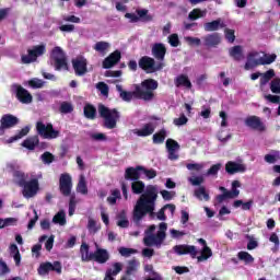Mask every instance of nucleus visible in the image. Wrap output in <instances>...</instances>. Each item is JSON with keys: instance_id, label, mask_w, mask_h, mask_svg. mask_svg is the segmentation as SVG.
Returning <instances> with one entry per match:
<instances>
[{"instance_id": "obj_1", "label": "nucleus", "mask_w": 280, "mask_h": 280, "mask_svg": "<svg viewBox=\"0 0 280 280\" xmlns=\"http://www.w3.org/2000/svg\"><path fill=\"white\" fill-rule=\"evenodd\" d=\"M131 191L136 196H140L132 212V220L135 224H139L145 215H149L151 220H154L156 215L154 210L156 209V200L159 198V189H156V186L149 185L145 188V183L137 179L131 183Z\"/></svg>"}, {"instance_id": "obj_2", "label": "nucleus", "mask_w": 280, "mask_h": 280, "mask_svg": "<svg viewBox=\"0 0 280 280\" xmlns=\"http://www.w3.org/2000/svg\"><path fill=\"white\" fill-rule=\"evenodd\" d=\"M159 89V82L154 79H147L141 82V85H136L135 91L128 92L119 84L116 85V91L119 92V97L122 102H132V100H143V102H152Z\"/></svg>"}, {"instance_id": "obj_3", "label": "nucleus", "mask_w": 280, "mask_h": 280, "mask_svg": "<svg viewBox=\"0 0 280 280\" xmlns=\"http://www.w3.org/2000/svg\"><path fill=\"white\" fill-rule=\"evenodd\" d=\"M98 115L104 119L103 126L104 128H107V130H114V128H117V121H119V118L121 117L117 108L110 109L104 104L98 105Z\"/></svg>"}, {"instance_id": "obj_4", "label": "nucleus", "mask_w": 280, "mask_h": 280, "mask_svg": "<svg viewBox=\"0 0 280 280\" xmlns=\"http://www.w3.org/2000/svg\"><path fill=\"white\" fill-rule=\"evenodd\" d=\"M50 62L55 67V71H69V63L67 62V55L60 46L54 47L50 52Z\"/></svg>"}, {"instance_id": "obj_5", "label": "nucleus", "mask_w": 280, "mask_h": 280, "mask_svg": "<svg viewBox=\"0 0 280 280\" xmlns=\"http://www.w3.org/2000/svg\"><path fill=\"white\" fill-rule=\"evenodd\" d=\"M256 54L249 52L247 57V62L245 63V71H249V69H253L254 67H259V66H266V65H272L277 60V55L276 54H265V57H260L259 59H254Z\"/></svg>"}, {"instance_id": "obj_6", "label": "nucleus", "mask_w": 280, "mask_h": 280, "mask_svg": "<svg viewBox=\"0 0 280 280\" xmlns=\"http://www.w3.org/2000/svg\"><path fill=\"white\" fill-rule=\"evenodd\" d=\"M138 67L145 71V73H156V71H163L165 67L164 62H158L150 56H143L138 61Z\"/></svg>"}, {"instance_id": "obj_7", "label": "nucleus", "mask_w": 280, "mask_h": 280, "mask_svg": "<svg viewBox=\"0 0 280 280\" xmlns=\"http://www.w3.org/2000/svg\"><path fill=\"white\" fill-rule=\"evenodd\" d=\"M242 187V183L240 180L232 182L231 190L226 189L224 186L219 187V190L222 191L221 195L215 197L217 202L222 205L224 200H233V198H237L240 196V188Z\"/></svg>"}, {"instance_id": "obj_8", "label": "nucleus", "mask_w": 280, "mask_h": 280, "mask_svg": "<svg viewBox=\"0 0 280 280\" xmlns=\"http://www.w3.org/2000/svg\"><path fill=\"white\" fill-rule=\"evenodd\" d=\"M47 51V46L45 44L33 46L32 49L27 50L28 55H22L21 60L23 65H32V62H36L39 56H45Z\"/></svg>"}, {"instance_id": "obj_9", "label": "nucleus", "mask_w": 280, "mask_h": 280, "mask_svg": "<svg viewBox=\"0 0 280 280\" xmlns=\"http://www.w3.org/2000/svg\"><path fill=\"white\" fill-rule=\"evenodd\" d=\"M37 135L43 139H58L60 137V131L54 129V125L48 122L45 125L43 121L36 122Z\"/></svg>"}, {"instance_id": "obj_10", "label": "nucleus", "mask_w": 280, "mask_h": 280, "mask_svg": "<svg viewBox=\"0 0 280 280\" xmlns=\"http://www.w3.org/2000/svg\"><path fill=\"white\" fill-rule=\"evenodd\" d=\"M73 179L69 173H63L59 177V191L63 198H71L73 192Z\"/></svg>"}, {"instance_id": "obj_11", "label": "nucleus", "mask_w": 280, "mask_h": 280, "mask_svg": "<svg viewBox=\"0 0 280 280\" xmlns=\"http://www.w3.org/2000/svg\"><path fill=\"white\" fill-rule=\"evenodd\" d=\"M12 89L15 93V97L18 102L21 104H32L34 101V96H32V93L30 91L25 90L22 85L13 84Z\"/></svg>"}, {"instance_id": "obj_12", "label": "nucleus", "mask_w": 280, "mask_h": 280, "mask_svg": "<svg viewBox=\"0 0 280 280\" xmlns=\"http://www.w3.org/2000/svg\"><path fill=\"white\" fill-rule=\"evenodd\" d=\"M38 275L45 276L49 272H57V275H62V264L60 261H54V264L47 261L42 262L37 269Z\"/></svg>"}, {"instance_id": "obj_13", "label": "nucleus", "mask_w": 280, "mask_h": 280, "mask_svg": "<svg viewBox=\"0 0 280 280\" xmlns=\"http://www.w3.org/2000/svg\"><path fill=\"white\" fill-rule=\"evenodd\" d=\"M21 187L23 188L22 194L24 198H34V196H36L40 189V184L38 183V178H32Z\"/></svg>"}, {"instance_id": "obj_14", "label": "nucleus", "mask_w": 280, "mask_h": 280, "mask_svg": "<svg viewBox=\"0 0 280 280\" xmlns=\"http://www.w3.org/2000/svg\"><path fill=\"white\" fill-rule=\"evenodd\" d=\"M72 69H74L75 75H86L89 73V60L82 56L72 59Z\"/></svg>"}, {"instance_id": "obj_15", "label": "nucleus", "mask_w": 280, "mask_h": 280, "mask_svg": "<svg viewBox=\"0 0 280 280\" xmlns=\"http://www.w3.org/2000/svg\"><path fill=\"white\" fill-rule=\"evenodd\" d=\"M245 126L252 130H257L258 132H266V125L258 116H248L245 118Z\"/></svg>"}, {"instance_id": "obj_16", "label": "nucleus", "mask_w": 280, "mask_h": 280, "mask_svg": "<svg viewBox=\"0 0 280 280\" xmlns=\"http://www.w3.org/2000/svg\"><path fill=\"white\" fill-rule=\"evenodd\" d=\"M173 250L174 253H176V255H190L192 259H196V257L198 256V249H196V246L194 245H175L173 247Z\"/></svg>"}, {"instance_id": "obj_17", "label": "nucleus", "mask_w": 280, "mask_h": 280, "mask_svg": "<svg viewBox=\"0 0 280 280\" xmlns=\"http://www.w3.org/2000/svg\"><path fill=\"white\" fill-rule=\"evenodd\" d=\"M203 40V47H207L208 49H214L222 43V37L219 33H211L208 35H205L202 37Z\"/></svg>"}, {"instance_id": "obj_18", "label": "nucleus", "mask_w": 280, "mask_h": 280, "mask_svg": "<svg viewBox=\"0 0 280 280\" xmlns=\"http://www.w3.org/2000/svg\"><path fill=\"white\" fill-rule=\"evenodd\" d=\"M151 54L158 60V62H164L167 48L163 43H155L151 48Z\"/></svg>"}, {"instance_id": "obj_19", "label": "nucleus", "mask_w": 280, "mask_h": 280, "mask_svg": "<svg viewBox=\"0 0 280 280\" xmlns=\"http://www.w3.org/2000/svg\"><path fill=\"white\" fill-rule=\"evenodd\" d=\"M166 150L168 153V160L177 161L178 154H176V152H178V150H180V144H178V142L176 140L168 138L166 140Z\"/></svg>"}, {"instance_id": "obj_20", "label": "nucleus", "mask_w": 280, "mask_h": 280, "mask_svg": "<svg viewBox=\"0 0 280 280\" xmlns=\"http://www.w3.org/2000/svg\"><path fill=\"white\" fill-rule=\"evenodd\" d=\"M141 170H143L141 165L127 167L125 171V180H132V183L140 180Z\"/></svg>"}, {"instance_id": "obj_21", "label": "nucleus", "mask_w": 280, "mask_h": 280, "mask_svg": "<svg viewBox=\"0 0 280 280\" xmlns=\"http://www.w3.org/2000/svg\"><path fill=\"white\" fill-rule=\"evenodd\" d=\"M225 172L230 174V176H233V174H240V173L244 174V172H246V165L237 162L229 161L225 164Z\"/></svg>"}, {"instance_id": "obj_22", "label": "nucleus", "mask_w": 280, "mask_h": 280, "mask_svg": "<svg viewBox=\"0 0 280 280\" xmlns=\"http://www.w3.org/2000/svg\"><path fill=\"white\" fill-rule=\"evenodd\" d=\"M121 60V51L115 50L103 61V69H113Z\"/></svg>"}, {"instance_id": "obj_23", "label": "nucleus", "mask_w": 280, "mask_h": 280, "mask_svg": "<svg viewBox=\"0 0 280 280\" xmlns=\"http://www.w3.org/2000/svg\"><path fill=\"white\" fill-rule=\"evenodd\" d=\"M1 130H8L10 128H14L16 124H19V118L12 114L3 115L1 118Z\"/></svg>"}, {"instance_id": "obj_24", "label": "nucleus", "mask_w": 280, "mask_h": 280, "mask_svg": "<svg viewBox=\"0 0 280 280\" xmlns=\"http://www.w3.org/2000/svg\"><path fill=\"white\" fill-rule=\"evenodd\" d=\"M110 259V254H108L107 249L104 248H96L93 254L92 261H96V264H106Z\"/></svg>"}, {"instance_id": "obj_25", "label": "nucleus", "mask_w": 280, "mask_h": 280, "mask_svg": "<svg viewBox=\"0 0 280 280\" xmlns=\"http://www.w3.org/2000/svg\"><path fill=\"white\" fill-rule=\"evenodd\" d=\"M155 128L154 124L148 122L141 129H136L133 135H137V137H150V135H154Z\"/></svg>"}, {"instance_id": "obj_26", "label": "nucleus", "mask_w": 280, "mask_h": 280, "mask_svg": "<svg viewBox=\"0 0 280 280\" xmlns=\"http://www.w3.org/2000/svg\"><path fill=\"white\" fill-rule=\"evenodd\" d=\"M224 27H226V24H224L221 19L203 24L205 32H218V30H222Z\"/></svg>"}, {"instance_id": "obj_27", "label": "nucleus", "mask_w": 280, "mask_h": 280, "mask_svg": "<svg viewBox=\"0 0 280 280\" xmlns=\"http://www.w3.org/2000/svg\"><path fill=\"white\" fill-rule=\"evenodd\" d=\"M113 268L114 269L108 268L106 270L105 277L103 280H115V277H117V275H119V272H121L124 267H122L121 262H114Z\"/></svg>"}, {"instance_id": "obj_28", "label": "nucleus", "mask_w": 280, "mask_h": 280, "mask_svg": "<svg viewBox=\"0 0 280 280\" xmlns=\"http://www.w3.org/2000/svg\"><path fill=\"white\" fill-rule=\"evenodd\" d=\"M175 86L177 89H180V86H184L185 89H191V81L189 80V77L187 74H179L175 78Z\"/></svg>"}, {"instance_id": "obj_29", "label": "nucleus", "mask_w": 280, "mask_h": 280, "mask_svg": "<svg viewBox=\"0 0 280 280\" xmlns=\"http://www.w3.org/2000/svg\"><path fill=\"white\" fill-rule=\"evenodd\" d=\"M83 115L85 119L94 120L97 119V108L92 104H85L83 107Z\"/></svg>"}, {"instance_id": "obj_30", "label": "nucleus", "mask_w": 280, "mask_h": 280, "mask_svg": "<svg viewBox=\"0 0 280 280\" xmlns=\"http://www.w3.org/2000/svg\"><path fill=\"white\" fill-rule=\"evenodd\" d=\"M90 246L86 243H82L80 247V254H81V261H93V255L94 253H90Z\"/></svg>"}, {"instance_id": "obj_31", "label": "nucleus", "mask_w": 280, "mask_h": 280, "mask_svg": "<svg viewBox=\"0 0 280 280\" xmlns=\"http://www.w3.org/2000/svg\"><path fill=\"white\" fill-rule=\"evenodd\" d=\"M229 54L233 60H236V62L244 60V50L242 49L241 45H236L230 48Z\"/></svg>"}, {"instance_id": "obj_32", "label": "nucleus", "mask_w": 280, "mask_h": 280, "mask_svg": "<svg viewBox=\"0 0 280 280\" xmlns=\"http://www.w3.org/2000/svg\"><path fill=\"white\" fill-rule=\"evenodd\" d=\"M39 143H40V140L38 139V136H33V137L26 138L22 142V148H26V150H35Z\"/></svg>"}, {"instance_id": "obj_33", "label": "nucleus", "mask_w": 280, "mask_h": 280, "mask_svg": "<svg viewBox=\"0 0 280 280\" xmlns=\"http://www.w3.org/2000/svg\"><path fill=\"white\" fill-rule=\"evenodd\" d=\"M165 139H167V130L163 128L153 135L152 141L155 145H161V143H165Z\"/></svg>"}, {"instance_id": "obj_34", "label": "nucleus", "mask_w": 280, "mask_h": 280, "mask_svg": "<svg viewBox=\"0 0 280 280\" xmlns=\"http://www.w3.org/2000/svg\"><path fill=\"white\" fill-rule=\"evenodd\" d=\"M13 178L16 185L21 187L22 185H25L27 183V178H30V175L25 174V172L23 171H14Z\"/></svg>"}, {"instance_id": "obj_35", "label": "nucleus", "mask_w": 280, "mask_h": 280, "mask_svg": "<svg viewBox=\"0 0 280 280\" xmlns=\"http://www.w3.org/2000/svg\"><path fill=\"white\" fill-rule=\"evenodd\" d=\"M139 266H141V264L139 262V260L137 259H131L127 262V268H126V275L127 277H130L131 275H135V272H137V270H139Z\"/></svg>"}, {"instance_id": "obj_36", "label": "nucleus", "mask_w": 280, "mask_h": 280, "mask_svg": "<svg viewBox=\"0 0 280 280\" xmlns=\"http://www.w3.org/2000/svg\"><path fill=\"white\" fill-rule=\"evenodd\" d=\"M275 75H276L275 69H269L265 73H260V81H259L260 86H266V84H268V82H270V80H272Z\"/></svg>"}, {"instance_id": "obj_37", "label": "nucleus", "mask_w": 280, "mask_h": 280, "mask_svg": "<svg viewBox=\"0 0 280 280\" xmlns=\"http://www.w3.org/2000/svg\"><path fill=\"white\" fill-rule=\"evenodd\" d=\"M144 246H154L159 244H163V241L159 240L158 234H149L143 238Z\"/></svg>"}, {"instance_id": "obj_38", "label": "nucleus", "mask_w": 280, "mask_h": 280, "mask_svg": "<svg viewBox=\"0 0 280 280\" xmlns=\"http://www.w3.org/2000/svg\"><path fill=\"white\" fill-rule=\"evenodd\" d=\"M195 196L198 198V200H205L206 202H209V200L211 199L205 186L195 189Z\"/></svg>"}, {"instance_id": "obj_39", "label": "nucleus", "mask_w": 280, "mask_h": 280, "mask_svg": "<svg viewBox=\"0 0 280 280\" xmlns=\"http://www.w3.org/2000/svg\"><path fill=\"white\" fill-rule=\"evenodd\" d=\"M30 135V127L22 128L18 135L9 138L8 143H14V141H19V139H23V137H27Z\"/></svg>"}, {"instance_id": "obj_40", "label": "nucleus", "mask_w": 280, "mask_h": 280, "mask_svg": "<svg viewBox=\"0 0 280 280\" xmlns=\"http://www.w3.org/2000/svg\"><path fill=\"white\" fill-rule=\"evenodd\" d=\"M233 207L234 209H240V207H242L243 211H250L253 207V200L244 202L243 200L238 199L233 202Z\"/></svg>"}, {"instance_id": "obj_41", "label": "nucleus", "mask_w": 280, "mask_h": 280, "mask_svg": "<svg viewBox=\"0 0 280 280\" xmlns=\"http://www.w3.org/2000/svg\"><path fill=\"white\" fill-rule=\"evenodd\" d=\"M210 257H213V252L211 250V247L205 246L201 249V255L197 257V260L200 261H207Z\"/></svg>"}, {"instance_id": "obj_42", "label": "nucleus", "mask_w": 280, "mask_h": 280, "mask_svg": "<svg viewBox=\"0 0 280 280\" xmlns=\"http://www.w3.org/2000/svg\"><path fill=\"white\" fill-rule=\"evenodd\" d=\"M77 191L79 194H82L83 196H86V194H89V187H86V179L84 178V176L80 177V180L77 185Z\"/></svg>"}, {"instance_id": "obj_43", "label": "nucleus", "mask_w": 280, "mask_h": 280, "mask_svg": "<svg viewBox=\"0 0 280 280\" xmlns=\"http://www.w3.org/2000/svg\"><path fill=\"white\" fill-rule=\"evenodd\" d=\"M54 224H60V226H65L67 224V217L65 214V211H59L54 218H52Z\"/></svg>"}, {"instance_id": "obj_44", "label": "nucleus", "mask_w": 280, "mask_h": 280, "mask_svg": "<svg viewBox=\"0 0 280 280\" xmlns=\"http://www.w3.org/2000/svg\"><path fill=\"white\" fill-rule=\"evenodd\" d=\"M117 200H121V191L119 189L112 190V196L107 197L108 205H117Z\"/></svg>"}, {"instance_id": "obj_45", "label": "nucleus", "mask_w": 280, "mask_h": 280, "mask_svg": "<svg viewBox=\"0 0 280 280\" xmlns=\"http://www.w3.org/2000/svg\"><path fill=\"white\" fill-rule=\"evenodd\" d=\"M237 258L245 264H253L255 261V258L248 252H238Z\"/></svg>"}, {"instance_id": "obj_46", "label": "nucleus", "mask_w": 280, "mask_h": 280, "mask_svg": "<svg viewBox=\"0 0 280 280\" xmlns=\"http://www.w3.org/2000/svg\"><path fill=\"white\" fill-rule=\"evenodd\" d=\"M159 229L160 230L156 233L158 240H160V242H165V237H167V234L165 233V231H167V223H160Z\"/></svg>"}, {"instance_id": "obj_47", "label": "nucleus", "mask_w": 280, "mask_h": 280, "mask_svg": "<svg viewBox=\"0 0 280 280\" xmlns=\"http://www.w3.org/2000/svg\"><path fill=\"white\" fill-rule=\"evenodd\" d=\"M110 47V44H108L107 42H97L93 49L95 51H98V54H106L107 49Z\"/></svg>"}, {"instance_id": "obj_48", "label": "nucleus", "mask_w": 280, "mask_h": 280, "mask_svg": "<svg viewBox=\"0 0 280 280\" xmlns=\"http://www.w3.org/2000/svg\"><path fill=\"white\" fill-rule=\"evenodd\" d=\"M139 21H144V23H150L152 21V15L148 14V9L137 10Z\"/></svg>"}, {"instance_id": "obj_49", "label": "nucleus", "mask_w": 280, "mask_h": 280, "mask_svg": "<svg viewBox=\"0 0 280 280\" xmlns=\"http://www.w3.org/2000/svg\"><path fill=\"white\" fill-rule=\"evenodd\" d=\"M40 159L45 165H50V163H54V161H56V156H54L49 151L44 152L40 155Z\"/></svg>"}, {"instance_id": "obj_50", "label": "nucleus", "mask_w": 280, "mask_h": 280, "mask_svg": "<svg viewBox=\"0 0 280 280\" xmlns=\"http://www.w3.org/2000/svg\"><path fill=\"white\" fill-rule=\"evenodd\" d=\"M73 110V105L69 102H62L59 112L62 113L63 115H69Z\"/></svg>"}, {"instance_id": "obj_51", "label": "nucleus", "mask_w": 280, "mask_h": 280, "mask_svg": "<svg viewBox=\"0 0 280 280\" xmlns=\"http://www.w3.org/2000/svg\"><path fill=\"white\" fill-rule=\"evenodd\" d=\"M28 86H31V89H43V86H45V81L34 78L28 81Z\"/></svg>"}, {"instance_id": "obj_52", "label": "nucleus", "mask_w": 280, "mask_h": 280, "mask_svg": "<svg viewBox=\"0 0 280 280\" xmlns=\"http://www.w3.org/2000/svg\"><path fill=\"white\" fill-rule=\"evenodd\" d=\"M77 205H78V200L75 199V192H72L69 199V215H73V213H75Z\"/></svg>"}, {"instance_id": "obj_53", "label": "nucleus", "mask_w": 280, "mask_h": 280, "mask_svg": "<svg viewBox=\"0 0 280 280\" xmlns=\"http://www.w3.org/2000/svg\"><path fill=\"white\" fill-rule=\"evenodd\" d=\"M202 16H205V14L202 13V10H200V9H194L188 14L189 21H198V19H202Z\"/></svg>"}, {"instance_id": "obj_54", "label": "nucleus", "mask_w": 280, "mask_h": 280, "mask_svg": "<svg viewBox=\"0 0 280 280\" xmlns=\"http://www.w3.org/2000/svg\"><path fill=\"white\" fill-rule=\"evenodd\" d=\"M118 253L121 255V257H130V255H137V249L119 247Z\"/></svg>"}, {"instance_id": "obj_55", "label": "nucleus", "mask_w": 280, "mask_h": 280, "mask_svg": "<svg viewBox=\"0 0 280 280\" xmlns=\"http://www.w3.org/2000/svg\"><path fill=\"white\" fill-rule=\"evenodd\" d=\"M185 40L190 47H200L202 45V40L198 37L187 36L185 37Z\"/></svg>"}, {"instance_id": "obj_56", "label": "nucleus", "mask_w": 280, "mask_h": 280, "mask_svg": "<svg viewBox=\"0 0 280 280\" xmlns=\"http://www.w3.org/2000/svg\"><path fill=\"white\" fill-rule=\"evenodd\" d=\"M224 36L228 43H235V30L233 28H225L224 30Z\"/></svg>"}, {"instance_id": "obj_57", "label": "nucleus", "mask_w": 280, "mask_h": 280, "mask_svg": "<svg viewBox=\"0 0 280 280\" xmlns=\"http://www.w3.org/2000/svg\"><path fill=\"white\" fill-rule=\"evenodd\" d=\"M222 170V164L217 163L207 171V176H218V172Z\"/></svg>"}, {"instance_id": "obj_58", "label": "nucleus", "mask_w": 280, "mask_h": 280, "mask_svg": "<svg viewBox=\"0 0 280 280\" xmlns=\"http://www.w3.org/2000/svg\"><path fill=\"white\" fill-rule=\"evenodd\" d=\"M270 91L276 94H280V79L279 78H276L271 81Z\"/></svg>"}, {"instance_id": "obj_59", "label": "nucleus", "mask_w": 280, "mask_h": 280, "mask_svg": "<svg viewBox=\"0 0 280 280\" xmlns=\"http://www.w3.org/2000/svg\"><path fill=\"white\" fill-rule=\"evenodd\" d=\"M246 240H248L247 243V250H255L259 246V243L253 238L250 235H246Z\"/></svg>"}, {"instance_id": "obj_60", "label": "nucleus", "mask_w": 280, "mask_h": 280, "mask_svg": "<svg viewBox=\"0 0 280 280\" xmlns=\"http://www.w3.org/2000/svg\"><path fill=\"white\" fill-rule=\"evenodd\" d=\"M168 43L171 47H178L180 45V39L178 38V34L174 33L168 36Z\"/></svg>"}, {"instance_id": "obj_61", "label": "nucleus", "mask_w": 280, "mask_h": 280, "mask_svg": "<svg viewBox=\"0 0 280 280\" xmlns=\"http://www.w3.org/2000/svg\"><path fill=\"white\" fill-rule=\"evenodd\" d=\"M96 89L100 90L102 95H105V97H108V84L105 82H98L96 84Z\"/></svg>"}, {"instance_id": "obj_62", "label": "nucleus", "mask_w": 280, "mask_h": 280, "mask_svg": "<svg viewBox=\"0 0 280 280\" xmlns=\"http://www.w3.org/2000/svg\"><path fill=\"white\" fill-rule=\"evenodd\" d=\"M187 170H189L190 172H200L203 167L205 164H200V163H188L186 165Z\"/></svg>"}, {"instance_id": "obj_63", "label": "nucleus", "mask_w": 280, "mask_h": 280, "mask_svg": "<svg viewBox=\"0 0 280 280\" xmlns=\"http://www.w3.org/2000/svg\"><path fill=\"white\" fill-rule=\"evenodd\" d=\"M187 121H189V119L185 117V114H180V117L175 118L173 120V124L175 126H185V124H187Z\"/></svg>"}, {"instance_id": "obj_64", "label": "nucleus", "mask_w": 280, "mask_h": 280, "mask_svg": "<svg viewBox=\"0 0 280 280\" xmlns=\"http://www.w3.org/2000/svg\"><path fill=\"white\" fill-rule=\"evenodd\" d=\"M265 100H267V102H270V104H280L279 95L267 94L265 95Z\"/></svg>"}]
</instances>
